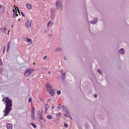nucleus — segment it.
<instances>
[{"label": "nucleus", "mask_w": 129, "mask_h": 129, "mask_svg": "<svg viewBox=\"0 0 129 129\" xmlns=\"http://www.w3.org/2000/svg\"><path fill=\"white\" fill-rule=\"evenodd\" d=\"M6 101L4 103H6L5 105L6 107L5 110L3 111L4 113L3 116H7L10 112V111L11 110L12 108L11 107L12 106V101L9 99L8 97H6Z\"/></svg>", "instance_id": "nucleus-1"}, {"label": "nucleus", "mask_w": 129, "mask_h": 129, "mask_svg": "<svg viewBox=\"0 0 129 129\" xmlns=\"http://www.w3.org/2000/svg\"><path fill=\"white\" fill-rule=\"evenodd\" d=\"M56 10L59 9L60 11L63 10V6L61 2L59 0H56Z\"/></svg>", "instance_id": "nucleus-2"}, {"label": "nucleus", "mask_w": 129, "mask_h": 129, "mask_svg": "<svg viewBox=\"0 0 129 129\" xmlns=\"http://www.w3.org/2000/svg\"><path fill=\"white\" fill-rule=\"evenodd\" d=\"M34 70V69H27L25 72V75L26 76H29L32 74Z\"/></svg>", "instance_id": "nucleus-3"}, {"label": "nucleus", "mask_w": 129, "mask_h": 129, "mask_svg": "<svg viewBox=\"0 0 129 129\" xmlns=\"http://www.w3.org/2000/svg\"><path fill=\"white\" fill-rule=\"evenodd\" d=\"M31 21L30 20L26 21L25 22V25L28 27H31Z\"/></svg>", "instance_id": "nucleus-4"}, {"label": "nucleus", "mask_w": 129, "mask_h": 129, "mask_svg": "<svg viewBox=\"0 0 129 129\" xmlns=\"http://www.w3.org/2000/svg\"><path fill=\"white\" fill-rule=\"evenodd\" d=\"M42 112H41L40 111H39L38 112V114L39 115V117L40 119L39 121L40 123L41 124H42V123L41 121V117H42Z\"/></svg>", "instance_id": "nucleus-5"}, {"label": "nucleus", "mask_w": 129, "mask_h": 129, "mask_svg": "<svg viewBox=\"0 0 129 129\" xmlns=\"http://www.w3.org/2000/svg\"><path fill=\"white\" fill-rule=\"evenodd\" d=\"M46 87L47 89L46 90L47 91H49L50 90V89L51 88V86L49 83H47L46 85Z\"/></svg>", "instance_id": "nucleus-6"}, {"label": "nucleus", "mask_w": 129, "mask_h": 129, "mask_svg": "<svg viewBox=\"0 0 129 129\" xmlns=\"http://www.w3.org/2000/svg\"><path fill=\"white\" fill-rule=\"evenodd\" d=\"M98 20V18L97 17H95L94 18L93 20L92 21H90V22L92 24H94Z\"/></svg>", "instance_id": "nucleus-7"}, {"label": "nucleus", "mask_w": 129, "mask_h": 129, "mask_svg": "<svg viewBox=\"0 0 129 129\" xmlns=\"http://www.w3.org/2000/svg\"><path fill=\"white\" fill-rule=\"evenodd\" d=\"M7 126L8 129H12L13 126L11 124L7 123Z\"/></svg>", "instance_id": "nucleus-8"}, {"label": "nucleus", "mask_w": 129, "mask_h": 129, "mask_svg": "<svg viewBox=\"0 0 129 129\" xmlns=\"http://www.w3.org/2000/svg\"><path fill=\"white\" fill-rule=\"evenodd\" d=\"M62 51V49L60 47H57L54 50L55 52H60Z\"/></svg>", "instance_id": "nucleus-9"}, {"label": "nucleus", "mask_w": 129, "mask_h": 129, "mask_svg": "<svg viewBox=\"0 0 129 129\" xmlns=\"http://www.w3.org/2000/svg\"><path fill=\"white\" fill-rule=\"evenodd\" d=\"M50 95L52 96H53L55 94V92L53 91V89H51L50 90Z\"/></svg>", "instance_id": "nucleus-10"}, {"label": "nucleus", "mask_w": 129, "mask_h": 129, "mask_svg": "<svg viewBox=\"0 0 129 129\" xmlns=\"http://www.w3.org/2000/svg\"><path fill=\"white\" fill-rule=\"evenodd\" d=\"M119 53L121 54H123L124 53V50L123 48H121L119 50Z\"/></svg>", "instance_id": "nucleus-11"}, {"label": "nucleus", "mask_w": 129, "mask_h": 129, "mask_svg": "<svg viewBox=\"0 0 129 129\" xmlns=\"http://www.w3.org/2000/svg\"><path fill=\"white\" fill-rule=\"evenodd\" d=\"M51 14L56 13V10L54 8H52L51 9Z\"/></svg>", "instance_id": "nucleus-12"}, {"label": "nucleus", "mask_w": 129, "mask_h": 129, "mask_svg": "<svg viewBox=\"0 0 129 129\" xmlns=\"http://www.w3.org/2000/svg\"><path fill=\"white\" fill-rule=\"evenodd\" d=\"M62 108L63 110L64 111H67V110H68V109L67 107L63 105L62 106Z\"/></svg>", "instance_id": "nucleus-13"}, {"label": "nucleus", "mask_w": 129, "mask_h": 129, "mask_svg": "<svg viewBox=\"0 0 129 129\" xmlns=\"http://www.w3.org/2000/svg\"><path fill=\"white\" fill-rule=\"evenodd\" d=\"M55 16V14H51V19L52 20L54 19Z\"/></svg>", "instance_id": "nucleus-14"}, {"label": "nucleus", "mask_w": 129, "mask_h": 129, "mask_svg": "<svg viewBox=\"0 0 129 129\" xmlns=\"http://www.w3.org/2000/svg\"><path fill=\"white\" fill-rule=\"evenodd\" d=\"M26 6L28 9H31V6L30 4H27L26 5Z\"/></svg>", "instance_id": "nucleus-15"}, {"label": "nucleus", "mask_w": 129, "mask_h": 129, "mask_svg": "<svg viewBox=\"0 0 129 129\" xmlns=\"http://www.w3.org/2000/svg\"><path fill=\"white\" fill-rule=\"evenodd\" d=\"M31 118L34 121L35 120V114L32 113V115L31 116Z\"/></svg>", "instance_id": "nucleus-16"}, {"label": "nucleus", "mask_w": 129, "mask_h": 129, "mask_svg": "<svg viewBox=\"0 0 129 129\" xmlns=\"http://www.w3.org/2000/svg\"><path fill=\"white\" fill-rule=\"evenodd\" d=\"M27 41L28 42H29L30 43H32L33 42L31 40L28 38H26Z\"/></svg>", "instance_id": "nucleus-17"}, {"label": "nucleus", "mask_w": 129, "mask_h": 129, "mask_svg": "<svg viewBox=\"0 0 129 129\" xmlns=\"http://www.w3.org/2000/svg\"><path fill=\"white\" fill-rule=\"evenodd\" d=\"M64 115L66 117H71V115L70 114H64Z\"/></svg>", "instance_id": "nucleus-18"}, {"label": "nucleus", "mask_w": 129, "mask_h": 129, "mask_svg": "<svg viewBox=\"0 0 129 129\" xmlns=\"http://www.w3.org/2000/svg\"><path fill=\"white\" fill-rule=\"evenodd\" d=\"M65 73H63V74H62L61 78L63 80L65 78Z\"/></svg>", "instance_id": "nucleus-19"}, {"label": "nucleus", "mask_w": 129, "mask_h": 129, "mask_svg": "<svg viewBox=\"0 0 129 129\" xmlns=\"http://www.w3.org/2000/svg\"><path fill=\"white\" fill-rule=\"evenodd\" d=\"M30 124L31 125H32L34 128H36L37 127L36 125L34 124L33 123H31Z\"/></svg>", "instance_id": "nucleus-20"}, {"label": "nucleus", "mask_w": 129, "mask_h": 129, "mask_svg": "<svg viewBox=\"0 0 129 129\" xmlns=\"http://www.w3.org/2000/svg\"><path fill=\"white\" fill-rule=\"evenodd\" d=\"M49 106L48 104H47L46 105L45 107V109L46 111H47L48 108Z\"/></svg>", "instance_id": "nucleus-21"}, {"label": "nucleus", "mask_w": 129, "mask_h": 129, "mask_svg": "<svg viewBox=\"0 0 129 129\" xmlns=\"http://www.w3.org/2000/svg\"><path fill=\"white\" fill-rule=\"evenodd\" d=\"M35 107H33L31 110V113L35 114Z\"/></svg>", "instance_id": "nucleus-22"}, {"label": "nucleus", "mask_w": 129, "mask_h": 129, "mask_svg": "<svg viewBox=\"0 0 129 129\" xmlns=\"http://www.w3.org/2000/svg\"><path fill=\"white\" fill-rule=\"evenodd\" d=\"M53 118L52 116L48 115L47 116V118L48 119H51Z\"/></svg>", "instance_id": "nucleus-23"}, {"label": "nucleus", "mask_w": 129, "mask_h": 129, "mask_svg": "<svg viewBox=\"0 0 129 129\" xmlns=\"http://www.w3.org/2000/svg\"><path fill=\"white\" fill-rule=\"evenodd\" d=\"M15 9L16 10V11L15 10H14V9L13 10V14H15L16 13H17V9H16V7H15Z\"/></svg>", "instance_id": "nucleus-24"}, {"label": "nucleus", "mask_w": 129, "mask_h": 129, "mask_svg": "<svg viewBox=\"0 0 129 129\" xmlns=\"http://www.w3.org/2000/svg\"><path fill=\"white\" fill-rule=\"evenodd\" d=\"M97 72H99V73H100L102 75V73L101 72V69H98L97 70Z\"/></svg>", "instance_id": "nucleus-25"}, {"label": "nucleus", "mask_w": 129, "mask_h": 129, "mask_svg": "<svg viewBox=\"0 0 129 129\" xmlns=\"http://www.w3.org/2000/svg\"><path fill=\"white\" fill-rule=\"evenodd\" d=\"M9 47V43L8 44V46L7 48L6 51L7 52L8 51Z\"/></svg>", "instance_id": "nucleus-26"}, {"label": "nucleus", "mask_w": 129, "mask_h": 129, "mask_svg": "<svg viewBox=\"0 0 129 129\" xmlns=\"http://www.w3.org/2000/svg\"><path fill=\"white\" fill-rule=\"evenodd\" d=\"M2 30L4 33H5L6 32V28L5 27L3 28Z\"/></svg>", "instance_id": "nucleus-27"}, {"label": "nucleus", "mask_w": 129, "mask_h": 129, "mask_svg": "<svg viewBox=\"0 0 129 129\" xmlns=\"http://www.w3.org/2000/svg\"><path fill=\"white\" fill-rule=\"evenodd\" d=\"M28 102L30 103L31 102H32V99L30 98H29L28 100Z\"/></svg>", "instance_id": "nucleus-28"}, {"label": "nucleus", "mask_w": 129, "mask_h": 129, "mask_svg": "<svg viewBox=\"0 0 129 129\" xmlns=\"http://www.w3.org/2000/svg\"><path fill=\"white\" fill-rule=\"evenodd\" d=\"M64 126L66 127H69V125H68L67 124L64 123Z\"/></svg>", "instance_id": "nucleus-29"}, {"label": "nucleus", "mask_w": 129, "mask_h": 129, "mask_svg": "<svg viewBox=\"0 0 129 129\" xmlns=\"http://www.w3.org/2000/svg\"><path fill=\"white\" fill-rule=\"evenodd\" d=\"M57 93L59 95L60 94L61 91L60 90H57Z\"/></svg>", "instance_id": "nucleus-30"}, {"label": "nucleus", "mask_w": 129, "mask_h": 129, "mask_svg": "<svg viewBox=\"0 0 129 129\" xmlns=\"http://www.w3.org/2000/svg\"><path fill=\"white\" fill-rule=\"evenodd\" d=\"M42 119V120L44 122H45L46 121V120H45V119L44 118H43V117H41V119Z\"/></svg>", "instance_id": "nucleus-31"}, {"label": "nucleus", "mask_w": 129, "mask_h": 129, "mask_svg": "<svg viewBox=\"0 0 129 129\" xmlns=\"http://www.w3.org/2000/svg\"><path fill=\"white\" fill-rule=\"evenodd\" d=\"M65 112H66L67 114H70V112L69 110L68 109V110H67V111H65Z\"/></svg>", "instance_id": "nucleus-32"}, {"label": "nucleus", "mask_w": 129, "mask_h": 129, "mask_svg": "<svg viewBox=\"0 0 129 129\" xmlns=\"http://www.w3.org/2000/svg\"><path fill=\"white\" fill-rule=\"evenodd\" d=\"M47 57L46 56H45L44 57L43 60H45L46 59V58H47Z\"/></svg>", "instance_id": "nucleus-33"}, {"label": "nucleus", "mask_w": 129, "mask_h": 129, "mask_svg": "<svg viewBox=\"0 0 129 129\" xmlns=\"http://www.w3.org/2000/svg\"><path fill=\"white\" fill-rule=\"evenodd\" d=\"M14 7H16V8H17V9H18V13H19L20 14V12L19 11V9H18V8L17 7L15 6H14Z\"/></svg>", "instance_id": "nucleus-34"}, {"label": "nucleus", "mask_w": 129, "mask_h": 129, "mask_svg": "<svg viewBox=\"0 0 129 129\" xmlns=\"http://www.w3.org/2000/svg\"><path fill=\"white\" fill-rule=\"evenodd\" d=\"M61 114L60 113H58L57 115V117H59L60 116V115Z\"/></svg>", "instance_id": "nucleus-35"}, {"label": "nucleus", "mask_w": 129, "mask_h": 129, "mask_svg": "<svg viewBox=\"0 0 129 129\" xmlns=\"http://www.w3.org/2000/svg\"><path fill=\"white\" fill-rule=\"evenodd\" d=\"M6 100L5 98H3L2 99V101L3 102H5Z\"/></svg>", "instance_id": "nucleus-36"}, {"label": "nucleus", "mask_w": 129, "mask_h": 129, "mask_svg": "<svg viewBox=\"0 0 129 129\" xmlns=\"http://www.w3.org/2000/svg\"><path fill=\"white\" fill-rule=\"evenodd\" d=\"M51 22V21H49L48 23L47 24V25L48 26H49L50 25V23Z\"/></svg>", "instance_id": "nucleus-37"}, {"label": "nucleus", "mask_w": 129, "mask_h": 129, "mask_svg": "<svg viewBox=\"0 0 129 129\" xmlns=\"http://www.w3.org/2000/svg\"><path fill=\"white\" fill-rule=\"evenodd\" d=\"M2 60L1 59H0V65H1V66H2Z\"/></svg>", "instance_id": "nucleus-38"}, {"label": "nucleus", "mask_w": 129, "mask_h": 129, "mask_svg": "<svg viewBox=\"0 0 129 129\" xmlns=\"http://www.w3.org/2000/svg\"><path fill=\"white\" fill-rule=\"evenodd\" d=\"M5 49H6V47H5V46H4V50H3V53H4V52L5 50Z\"/></svg>", "instance_id": "nucleus-39"}, {"label": "nucleus", "mask_w": 129, "mask_h": 129, "mask_svg": "<svg viewBox=\"0 0 129 129\" xmlns=\"http://www.w3.org/2000/svg\"><path fill=\"white\" fill-rule=\"evenodd\" d=\"M61 73L62 74H63V73H65L64 72V71L63 70H61Z\"/></svg>", "instance_id": "nucleus-40"}, {"label": "nucleus", "mask_w": 129, "mask_h": 129, "mask_svg": "<svg viewBox=\"0 0 129 129\" xmlns=\"http://www.w3.org/2000/svg\"><path fill=\"white\" fill-rule=\"evenodd\" d=\"M21 14L23 16H24L25 15H24V14H23V13L22 12H21Z\"/></svg>", "instance_id": "nucleus-41"}, {"label": "nucleus", "mask_w": 129, "mask_h": 129, "mask_svg": "<svg viewBox=\"0 0 129 129\" xmlns=\"http://www.w3.org/2000/svg\"><path fill=\"white\" fill-rule=\"evenodd\" d=\"M16 16L15 15V14H13V18H15V17H16Z\"/></svg>", "instance_id": "nucleus-42"}, {"label": "nucleus", "mask_w": 129, "mask_h": 129, "mask_svg": "<svg viewBox=\"0 0 129 129\" xmlns=\"http://www.w3.org/2000/svg\"><path fill=\"white\" fill-rule=\"evenodd\" d=\"M97 94H94V97H95V98H96L97 97Z\"/></svg>", "instance_id": "nucleus-43"}, {"label": "nucleus", "mask_w": 129, "mask_h": 129, "mask_svg": "<svg viewBox=\"0 0 129 129\" xmlns=\"http://www.w3.org/2000/svg\"><path fill=\"white\" fill-rule=\"evenodd\" d=\"M18 22H20V18H19V19H18Z\"/></svg>", "instance_id": "nucleus-44"}, {"label": "nucleus", "mask_w": 129, "mask_h": 129, "mask_svg": "<svg viewBox=\"0 0 129 129\" xmlns=\"http://www.w3.org/2000/svg\"><path fill=\"white\" fill-rule=\"evenodd\" d=\"M2 6H1V5L0 4V8L2 9Z\"/></svg>", "instance_id": "nucleus-45"}, {"label": "nucleus", "mask_w": 129, "mask_h": 129, "mask_svg": "<svg viewBox=\"0 0 129 129\" xmlns=\"http://www.w3.org/2000/svg\"><path fill=\"white\" fill-rule=\"evenodd\" d=\"M15 15L16 16H18V14L17 13H16L15 14Z\"/></svg>", "instance_id": "nucleus-46"}, {"label": "nucleus", "mask_w": 129, "mask_h": 129, "mask_svg": "<svg viewBox=\"0 0 129 129\" xmlns=\"http://www.w3.org/2000/svg\"><path fill=\"white\" fill-rule=\"evenodd\" d=\"M51 100L50 99H49L48 100V101H49V102H50V101Z\"/></svg>", "instance_id": "nucleus-47"}, {"label": "nucleus", "mask_w": 129, "mask_h": 129, "mask_svg": "<svg viewBox=\"0 0 129 129\" xmlns=\"http://www.w3.org/2000/svg\"><path fill=\"white\" fill-rule=\"evenodd\" d=\"M57 108L58 109H60V107H57Z\"/></svg>", "instance_id": "nucleus-48"}, {"label": "nucleus", "mask_w": 129, "mask_h": 129, "mask_svg": "<svg viewBox=\"0 0 129 129\" xmlns=\"http://www.w3.org/2000/svg\"><path fill=\"white\" fill-rule=\"evenodd\" d=\"M64 60H66V57H64Z\"/></svg>", "instance_id": "nucleus-49"}, {"label": "nucleus", "mask_w": 129, "mask_h": 129, "mask_svg": "<svg viewBox=\"0 0 129 129\" xmlns=\"http://www.w3.org/2000/svg\"><path fill=\"white\" fill-rule=\"evenodd\" d=\"M54 106H52V109H54Z\"/></svg>", "instance_id": "nucleus-50"}, {"label": "nucleus", "mask_w": 129, "mask_h": 129, "mask_svg": "<svg viewBox=\"0 0 129 129\" xmlns=\"http://www.w3.org/2000/svg\"><path fill=\"white\" fill-rule=\"evenodd\" d=\"M48 73H49V74H50V73H51V72L50 71H49L48 72Z\"/></svg>", "instance_id": "nucleus-51"}, {"label": "nucleus", "mask_w": 129, "mask_h": 129, "mask_svg": "<svg viewBox=\"0 0 129 129\" xmlns=\"http://www.w3.org/2000/svg\"><path fill=\"white\" fill-rule=\"evenodd\" d=\"M46 111H46V110H45V112L46 114Z\"/></svg>", "instance_id": "nucleus-52"}, {"label": "nucleus", "mask_w": 129, "mask_h": 129, "mask_svg": "<svg viewBox=\"0 0 129 129\" xmlns=\"http://www.w3.org/2000/svg\"><path fill=\"white\" fill-rule=\"evenodd\" d=\"M33 63H34V65H35V64L34 62H33Z\"/></svg>", "instance_id": "nucleus-53"}, {"label": "nucleus", "mask_w": 129, "mask_h": 129, "mask_svg": "<svg viewBox=\"0 0 129 129\" xmlns=\"http://www.w3.org/2000/svg\"><path fill=\"white\" fill-rule=\"evenodd\" d=\"M52 86H51V88H52Z\"/></svg>", "instance_id": "nucleus-54"}, {"label": "nucleus", "mask_w": 129, "mask_h": 129, "mask_svg": "<svg viewBox=\"0 0 129 129\" xmlns=\"http://www.w3.org/2000/svg\"><path fill=\"white\" fill-rule=\"evenodd\" d=\"M1 79V77H0V79Z\"/></svg>", "instance_id": "nucleus-55"}, {"label": "nucleus", "mask_w": 129, "mask_h": 129, "mask_svg": "<svg viewBox=\"0 0 129 129\" xmlns=\"http://www.w3.org/2000/svg\"><path fill=\"white\" fill-rule=\"evenodd\" d=\"M59 105H60V104H59Z\"/></svg>", "instance_id": "nucleus-56"}]
</instances>
